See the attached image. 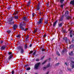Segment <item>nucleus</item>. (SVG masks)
Masks as SVG:
<instances>
[{
	"instance_id": "16",
	"label": "nucleus",
	"mask_w": 74,
	"mask_h": 74,
	"mask_svg": "<svg viewBox=\"0 0 74 74\" xmlns=\"http://www.w3.org/2000/svg\"><path fill=\"white\" fill-rule=\"evenodd\" d=\"M69 14V12L68 11H66V12L65 13V15H67Z\"/></svg>"
},
{
	"instance_id": "29",
	"label": "nucleus",
	"mask_w": 74,
	"mask_h": 74,
	"mask_svg": "<svg viewBox=\"0 0 74 74\" xmlns=\"http://www.w3.org/2000/svg\"><path fill=\"white\" fill-rule=\"evenodd\" d=\"M64 5V4L61 5L60 6V7L61 8H62L63 7V6Z\"/></svg>"
},
{
	"instance_id": "25",
	"label": "nucleus",
	"mask_w": 74,
	"mask_h": 74,
	"mask_svg": "<svg viewBox=\"0 0 74 74\" xmlns=\"http://www.w3.org/2000/svg\"><path fill=\"white\" fill-rule=\"evenodd\" d=\"M56 53H57V55H58V56H60V54H59L58 51H57L56 52Z\"/></svg>"
},
{
	"instance_id": "11",
	"label": "nucleus",
	"mask_w": 74,
	"mask_h": 74,
	"mask_svg": "<svg viewBox=\"0 0 74 74\" xmlns=\"http://www.w3.org/2000/svg\"><path fill=\"white\" fill-rule=\"evenodd\" d=\"M27 17H23V21H26L27 20Z\"/></svg>"
},
{
	"instance_id": "45",
	"label": "nucleus",
	"mask_w": 74,
	"mask_h": 74,
	"mask_svg": "<svg viewBox=\"0 0 74 74\" xmlns=\"http://www.w3.org/2000/svg\"><path fill=\"white\" fill-rule=\"evenodd\" d=\"M42 51H45V49H42Z\"/></svg>"
},
{
	"instance_id": "27",
	"label": "nucleus",
	"mask_w": 74,
	"mask_h": 74,
	"mask_svg": "<svg viewBox=\"0 0 74 74\" xmlns=\"http://www.w3.org/2000/svg\"><path fill=\"white\" fill-rule=\"evenodd\" d=\"M74 45H71L70 46V48H72L73 47Z\"/></svg>"
},
{
	"instance_id": "59",
	"label": "nucleus",
	"mask_w": 74,
	"mask_h": 74,
	"mask_svg": "<svg viewBox=\"0 0 74 74\" xmlns=\"http://www.w3.org/2000/svg\"><path fill=\"white\" fill-rule=\"evenodd\" d=\"M64 33H66V31H64L63 32Z\"/></svg>"
},
{
	"instance_id": "22",
	"label": "nucleus",
	"mask_w": 74,
	"mask_h": 74,
	"mask_svg": "<svg viewBox=\"0 0 74 74\" xmlns=\"http://www.w3.org/2000/svg\"><path fill=\"white\" fill-rule=\"evenodd\" d=\"M37 29H35V30L34 32V33H36V32H37Z\"/></svg>"
},
{
	"instance_id": "50",
	"label": "nucleus",
	"mask_w": 74,
	"mask_h": 74,
	"mask_svg": "<svg viewBox=\"0 0 74 74\" xmlns=\"http://www.w3.org/2000/svg\"><path fill=\"white\" fill-rule=\"evenodd\" d=\"M32 46V44H31L30 45H29L30 47H31Z\"/></svg>"
},
{
	"instance_id": "34",
	"label": "nucleus",
	"mask_w": 74,
	"mask_h": 74,
	"mask_svg": "<svg viewBox=\"0 0 74 74\" xmlns=\"http://www.w3.org/2000/svg\"><path fill=\"white\" fill-rule=\"evenodd\" d=\"M34 15H35V14L34 13H33L32 14V17H34Z\"/></svg>"
},
{
	"instance_id": "53",
	"label": "nucleus",
	"mask_w": 74,
	"mask_h": 74,
	"mask_svg": "<svg viewBox=\"0 0 74 74\" xmlns=\"http://www.w3.org/2000/svg\"><path fill=\"white\" fill-rule=\"evenodd\" d=\"M41 12H40L39 13H38V14H39V15H41Z\"/></svg>"
},
{
	"instance_id": "55",
	"label": "nucleus",
	"mask_w": 74,
	"mask_h": 74,
	"mask_svg": "<svg viewBox=\"0 0 74 74\" xmlns=\"http://www.w3.org/2000/svg\"><path fill=\"white\" fill-rule=\"evenodd\" d=\"M73 37V35H70V37Z\"/></svg>"
},
{
	"instance_id": "36",
	"label": "nucleus",
	"mask_w": 74,
	"mask_h": 74,
	"mask_svg": "<svg viewBox=\"0 0 74 74\" xmlns=\"http://www.w3.org/2000/svg\"><path fill=\"white\" fill-rule=\"evenodd\" d=\"M72 42L73 43H74V39H73L72 40Z\"/></svg>"
},
{
	"instance_id": "18",
	"label": "nucleus",
	"mask_w": 74,
	"mask_h": 74,
	"mask_svg": "<svg viewBox=\"0 0 74 74\" xmlns=\"http://www.w3.org/2000/svg\"><path fill=\"white\" fill-rule=\"evenodd\" d=\"M29 36H25V38H26V41H27V40L28 38H29Z\"/></svg>"
},
{
	"instance_id": "38",
	"label": "nucleus",
	"mask_w": 74,
	"mask_h": 74,
	"mask_svg": "<svg viewBox=\"0 0 74 74\" xmlns=\"http://www.w3.org/2000/svg\"><path fill=\"white\" fill-rule=\"evenodd\" d=\"M59 63H58L56 65V66H59Z\"/></svg>"
},
{
	"instance_id": "13",
	"label": "nucleus",
	"mask_w": 74,
	"mask_h": 74,
	"mask_svg": "<svg viewBox=\"0 0 74 74\" xmlns=\"http://www.w3.org/2000/svg\"><path fill=\"white\" fill-rule=\"evenodd\" d=\"M14 19V17H12L10 18L9 19V22H11V21H12V20Z\"/></svg>"
},
{
	"instance_id": "41",
	"label": "nucleus",
	"mask_w": 74,
	"mask_h": 74,
	"mask_svg": "<svg viewBox=\"0 0 74 74\" xmlns=\"http://www.w3.org/2000/svg\"><path fill=\"white\" fill-rule=\"evenodd\" d=\"M50 66V64H49L48 65L47 67H48Z\"/></svg>"
},
{
	"instance_id": "26",
	"label": "nucleus",
	"mask_w": 74,
	"mask_h": 74,
	"mask_svg": "<svg viewBox=\"0 0 74 74\" xmlns=\"http://www.w3.org/2000/svg\"><path fill=\"white\" fill-rule=\"evenodd\" d=\"M7 32L8 33V34H10V33H11V31H10V30H8L7 31Z\"/></svg>"
},
{
	"instance_id": "48",
	"label": "nucleus",
	"mask_w": 74,
	"mask_h": 74,
	"mask_svg": "<svg viewBox=\"0 0 74 74\" xmlns=\"http://www.w3.org/2000/svg\"><path fill=\"white\" fill-rule=\"evenodd\" d=\"M14 22H13L12 23H10V25H12V24H14Z\"/></svg>"
},
{
	"instance_id": "46",
	"label": "nucleus",
	"mask_w": 74,
	"mask_h": 74,
	"mask_svg": "<svg viewBox=\"0 0 74 74\" xmlns=\"http://www.w3.org/2000/svg\"><path fill=\"white\" fill-rule=\"evenodd\" d=\"M47 23H48V21H46L45 22V23H46V24H47Z\"/></svg>"
},
{
	"instance_id": "6",
	"label": "nucleus",
	"mask_w": 74,
	"mask_h": 74,
	"mask_svg": "<svg viewBox=\"0 0 74 74\" xmlns=\"http://www.w3.org/2000/svg\"><path fill=\"white\" fill-rule=\"evenodd\" d=\"M71 66H72V69L74 68V62L73 61H71Z\"/></svg>"
},
{
	"instance_id": "52",
	"label": "nucleus",
	"mask_w": 74,
	"mask_h": 74,
	"mask_svg": "<svg viewBox=\"0 0 74 74\" xmlns=\"http://www.w3.org/2000/svg\"><path fill=\"white\" fill-rule=\"evenodd\" d=\"M3 41H2V40H1V43H3Z\"/></svg>"
},
{
	"instance_id": "39",
	"label": "nucleus",
	"mask_w": 74,
	"mask_h": 74,
	"mask_svg": "<svg viewBox=\"0 0 74 74\" xmlns=\"http://www.w3.org/2000/svg\"><path fill=\"white\" fill-rule=\"evenodd\" d=\"M36 51H35L33 53V55H34L35 54H36Z\"/></svg>"
},
{
	"instance_id": "10",
	"label": "nucleus",
	"mask_w": 74,
	"mask_h": 74,
	"mask_svg": "<svg viewBox=\"0 0 74 74\" xmlns=\"http://www.w3.org/2000/svg\"><path fill=\"white\" fill-rule=\"evenodd\" d=\"M12 55H10L9 57L8 58V60H10L12 58Z\"/></svg>"
},
{
	"instance_id": "14",
	"label": "nucleus",
	"mask_w": 74,
	"mask_h": 74,
	"mask_svg": "<svg viewBox=\"0 0 74 74\" xmlns=\"http://www.w3.org/2000/svg\"><path fill=\"white\" fill-rule=\"evenodd\" d=\"M57 22H58V21H56L53 23V26H55L56 25V23H57Z\"/></svg>"
},
{
	"instance_id": "62",
	"label": "nucleus",
	"mask_w": 74,
	"mask_h": 74,
	"mask_svg": "<svg viewBox=\"0 0 74 74\" xmlns=\"http://www.w3.org/2000/svg\"><path fill=\"white\" fill-rule=\"evenodd\" d=\"M69 31H70V29H69Z\"/></svg>"
},
{
	"instance_id": "42",
	"label": "nucleus",
	"mask_w": 74,
	"mask_h": 74,
	"mask_svg": "<svg viewBox=\"0 0 74 74\" xmlns=\"http://www.w3.org/2000/svg\"><path fill=\"white\" fill-rule=\"evenodd\" d=\"M73 32V30H71V31H70V34H71V33H72V32Z\"/></svg>"
},
{
	"instance_id": "4",
	"label": "nucleus",
	"mask_w": 74,
	"mask_h": 74,
	"mask_svg": "<svg viewBox=\"0 0 74 74\" xmlns=\"http://www.w3.org/2000/svg\"><path fill=\"white\" fill-rule=\"evenodd\" d=\"M40 64V63L39 62L36 63L35 65V69H38V68L39 67V65Z\"/></svg>"
},
{
	"instance_id": "19",
	"label": "nucleus",
	"mask_w": 74,
	"mask_h": 74,
	"mask_svg": "<svg viewBox=\"0 0 74 74\" xmlns=\"http://www.w3.org/2000/svg\"><path fill=\"white\" fill-rule=\"evenodd\" d=\"M66 19H71V17H70L69 16H68L67 18H66Z\"/></svg>"
},
{
	"instance_id": "51",
	"label": "nucleus",
	"mask_w": 74,
	"mask_h": 74,
	"mask_svg": "<svg viewBox=\"0 0 74 74\" xmlns=\"http://www.w3.org/2000/svg\"><path fill=\"white\" fill-rule=\"evenodd\" d=\"M36 61H39V59H37L36 60Z\"/></svg>"
},
{
	"instance_id": "43",
	"label": "nucleus",
	"mask_w": 74,
	"mask_h": 74,
	"mask_svg": "<svg viewBox=\"0 0 74 74\" xmlns=\"http://www.w3.org/2000/svg\"><path fill=\"white\" fill-rule=\"evenodd\" d=\"M33 53V51H31L30 52V53H29V54H30L31 53Z\"/></svg>"
},
{
	"instance_id": "60",
	"label": "nucleus",
	"mask_w": 74,
	"mask_h": 74,
	"mask_svg": "<svg viewBox=\"0 0 74 74\" xmlns=\"http://www.w3.org/2000/svg\"><path fill=\"white\" fill-rule=\"evenodd\" d=\"M14 15H15V14H16L15 13H14Z\"/></svg>"
},
{
	"instance_id": "2",
	"label": "nucleus",
	"mask_w": 74,
	"mask_h": 74,
	"mask_svg": "<svg viewBox=\"0 0 74 74\" xmlns=\"http://www.w3.org/2000/svg\"><path fill=\"white\" fill-rule=\"evenodd\" d=\"M18 49L19 50H20V52L21 53H23V52H24V50H23V47L22 46H19L18 47Z\"/></svg>"
},
{
	"instance_id": "49",
	"label": "nucleus",
	"mask_w": 74,
	"mask_h": 74,
	"mask_svg": "<svg viewBox=\"0 0 74 74\" xmlns=\"http://www.w3.org/2000/svg\"><path fill=\"white\" fill-rule=\"evenodd\" d=\"M65 64L66 66H67V64L66 62H65Z\"/></svg>"
},
{
	"instance_id": "3",
	"label": "nucleus",
	"mask_w": 74,
	"mask_h": 74,
	"mask_svg": "<svg viewBox=\"0 0 74 74\" xmlns=\"http://www.w3.org/2000/svg\"><path fill=\"white\" fill-rule=\"evenodd\" d=\"M43 19L42 18H41L39 19V20L37 22V25H40L42 23Z\"/></svg>"
},
{
	"instance_id": "1",
	"label": "nucleus",
	"mask_w": 74,
	"mask_h": 74,
	"mask_svg": "<svg viewBox=\"0 0 74 74\" xmlns=\"http://www.w3.org/2000/svg\"><path fill=\"white\" fill-rule=\"evenodd\" d=\"M24 26H26V24L24 23H21L19 25L20 28L21 30H23L24 31H27V30H28V29H25Z\"/></svg>"
},
{
	"instance_id": "8",
	"label": "nucleus",
	"mask_w": 74,
	"mask_h": 74,
	"mask_svg": "<svg viewBox=\"0 0 74 74\" xmlns=\"http://www.w3.org/2000/svg\"><path fill=\"white\" fill-rule=\"evenodd\" d=\"M31 1H31V0H30L28 2L27 4V7H28V6H29L30 5V4H31Z\"/></svg>"
},
{
	"instance_id": "30",
	"label": "nucleus",
	"mask_w": 74,
	"mask_h": 74,
	"mask_svg": "<svg viewBox=\"0 0 74 74\" xmlns=\"http://www.w3.org/2000/svg\"><path fill=\"white\" fill-rule=\"evenodd\" d=\"M17 38H20V35L19 34L18 35L16 36Z\"/></svg>"
},
{
	"instance_id": "63",
	"label": "nucleus",
	"mask_w": 74,
	"mask_h": 74,
	"mask_svg": "<svg viewBox=\"0 0 74 74\" xmlns=\"http://www.w3.org/2000/svg\"><path fill=\"white\" fill-rule=\"evenodd\" d=\"M37 73H36L35 74H37Z\"/></svg>"
},
{
	"instance_id": "20",
	"label": "nucleus",
	"mask_w": 74,
	"mask_h": 74,
	"mask_svg": "<svg viewBox=\"0 0 74 74\" xmlns=\"http://www.w3.org/2000/svg\"><path fill=\"white\" fill-rule=\"evenodd\" d=\"M14 17L16 19H18V16H14Z\"/></svg>"
},
{
	"instance_id": "5",
	"label": "nucleus",
	"mask_w": 74,
	"mask_h": 74,
	"mask_svg": "<svg viewBox=\"0 0 74 74\" xmlns=\"http://www.w3.org/2000/svg\"><path fill=\"white\" fill-rule=\"evenodd\" d=\"M63 39L64 40H65L66 42H70V40L68 39L67 40V38L66 37L64 38Z\"/></svg>"
},
{
	"instance_id": "56",
	"label": "nucleus",
	"mask_w": 74,
	"mask_h": 74,
	"mask_svg": "<svg viewBox=\"0 0 74 74\" xmlns=\"http://www.w3.org/2000/svg\"><path fill=\"white\" fill-rule=\"evenodd\" d=\"M63 19L62 18H61V19H60V21H62Z\"/></svg>"
},
{
	"instance_id": "15",
	"label": "nucleus",
	"mask_w": 74,
	"mask_h": 74,
	"mask_svg": "<svg viewBox=\"0 0 74 74\" xmlns=\"http://www.w3.org/2000/svg\"><path fill=\"white\" fill-rule=\"evenodd\" d=\"M70 4H72V5H74V0L71 1L70 2Z\"/></svg>"
},
{
	"instance_id": "57",
	"label": "nucleus",
	"mask_w": 74,
	"mask_h": 74,
	"mask_svg": "<svg viewBox=\"0 0 74 74\" xmlns=\"http://www.w3.org/2000/svg\"><path fill=\"white\" fill-rule=\"evenodd\" d=\"M27 65H25V67H27Z\"/></svg>"
},
{
	"instance_id": "12",
	"label": "nucleus",
	"mask_w": 74,
	"mask_h": 74,
	"mask_svg": "<svg viewBox=\"0 0 74 74\" xmlns=\"http://www.w3.org/2000/svg\"><path fill=\"white\" fill-rule=\"evenodd\" d=\"M69 54L70 56H73V51H72L71 53H69Z\"/></svg>"
},
{
	"instance_id": "47",
	"label": "nucleus",
	"mask_w": 74,
	"mask_h": 74,
	"mask_svg": "<svg viewBox=\"0 0 74 74\" xmlns=\"http://www.w3.org/2000/svg\"><path fill=\"white\" fill-rule=\"evenodd\" d=\"M11 8V7H9L8 8V10H10Z\"/></svg>"
},
{
	"instance_id": "33",
	"label": "nucleus",
	"mask_w": 74,
	"mask_h": 74,
	"mask_svg": "<svg viewBox=\"0 0 74 74\" xmlns=\"http://www.w3.org/2000/svg\"><path fill=\"white\" fill-rule=\"evenodd\" d=\"M30 70V68L28 67L27 68V69H26V70Z\"/></svg>"
},
{
	"instance_id": "21",
	"label": "nucleus",
	"mask_w": 74,
	"mask_h": 74,
	"mask_svg": "<svg viewBox=\"0 0 74 74\" xmlns=\"http://www.w3.org/2000/svg\"><path fill=\"white\" fill-rule=\"evenodd\" d=\"M65 51H66V49H65L64 50H63L62 52V53H64V52H65Z\"/></svg>"
},
{
	"instance_id": "23",
	"label": "nucleus",
	"mask_w": 74,
	"mask_h": 74,
	"mask_svg": "<svg viewBox=\"0 0 74 74\" xmlns=\"http://www.w3.org/2000/svg\"><path fill=\"white\" fill-rule=\"evenodd\" d=\"M27 45L26 44L25 45V49H26L27 48Z\"/></svg>"
},
{
	"instance_id": "31",
	"label": "nucleus",
	"mask_w": 74,
	"mask_h": 74,
	"mask_svg": "<svg viewBox=\"0 0 74 74\" xmlns=\"http://www.w3.org/2000/svg\"><path fill=\"white\" fill-rule=\"evenodd\" d=\"M46 61H47V60L45 61L44 62H43L42 63V64H45V62H46Z\"/></svg>"
},
{
	"instance_id": "7",
	"label": "nucleus",
	"mask_w": 74,
	"mask_h": 74,
	"mask_svg": "<svg viewBox=\"0 0 74 74\" xmlns=\"http://www.w3.org/2000/svg\"><path fill=\"white\" fill-rule=\"evenodd\" d=\"M6 47V46H2L1 48V50H4V49H5Z\"/></svg>"
},
{
	"instance_id": "44",
	"label": "nucleus",
	"mask_w": 74,
	"mask_h": 74,
	"mask_svg": "<svg viewBox=\"0 0 74 74\" xmlns=\"http://www.w3.org/2000/svg\"><path fill=\"white\" fill-rule=\"evenodd\" d=\"M12 74H14V71H12Z\"/></svg>"
},
{
	"instance_id": "24",
	"label": "nucleus",
	"mask_w": 74,
	"mask_h": 74,
	"mask_svg": "<svg viewBox=\"0 0 74 74\" xmlns=\"http://www.w3.org/2000/svg\"><path fill=\"white\" fill-rule=\"evenodd\" d=\"M56 53H57V55H58V56H60V54H59L58 51H57L56 52Z\"/></svg>"
},
{
	"instance_id": "61",
	"label": "nucleus",
	"mask_w": 74,
	"mask_h": 74,
	"mask_svg": "<svg viewBox=\"0 0 74 74\" xmlns=\"http://www.w3.org/2000/svg\"><path fill=\"white\" fill-rule=\"evenodd\" d=\"M11 40H13L12 39Z\"/></svg>"
},
{
	"instance_id": "17",
	"label": "nucleus",
	"mask_w": 74,
	"mask_h": 74,
	"mask_svg": "<svg viewBox=\"0 0 74 74\" xmlns=\"http://www.w3.org/2000/svg\"><path fill=\"white\" fill-rule=\"evenodd\" d=\"M40 9V7L38 6L37 7V11H38L39 10V9Z\"/></svg>"
},
{
	"instance_id": "40",
	"label": "nucleus",
	"mask_w": 74,
	"mask_h": 74,
	"mask_svg": "<svg viewBox=\"0 0 74 74\" xmlns=\"http://www.w3.org/2000/svg\"><path fill=\"white\" fill-rule=\"evenodd\" d=\"M47 69V67H43V70H45V69Z\"/></svg>"
},
{
	"instance_id": "37",
	"label": "nucleus",
	"mask_w": 74,
	"mask_h": 74,
	"mask_svg": "<svg viewBox=\"0 0 74 74\" xmlns=\"http://www.w3.org/2000/svg\"><path fill=\"white\" fill-rule=\"evenodd\" d=\"M12 53V52H9L8 53V55H11Z\"/></svg>"
},
{
	"instance_id": "32",
	"label": "nucleus",
	"mask_w": 74,
	"mask_h": 74,
	"mask_svg": "<svg viewBox=\"0 0 74 74\" xmlns=\"http://www.w3.org/2000/svg\"><path fill=\"white\" fill-rule=\"evenodd\" d=\"M64 1V0H60V2L61 3H63V2Z\"/></svg>"
},
{
	"instance_id": "28",
	"label": "nucleus",
	"mask_w": 74,
	"mask_h": 74,
	"mask_svg": "<svg viewBox=\"0 0 74 74\" xmlns=\"http://www.w3.org/2000/svg\"><path fill=\"white\" fill-rule=\"evenodd\" d=\"M62 23H61L60 24H59V26H60V27L62 26Z\"/></svg>"
},
{
	"instance_id": "54",
	"label": "nucleus",
	"mask_w": 74,
	"mask_h": 74,
	"mask_svg": "<svg viewBox=\"0 0 74 74\" xmlns=\"http://www.w3.org/2000/svg\"><path fill=\"white\" fill-rule=\"evenodd\" d=\"M49 74V72H47L45 74Z\"/></svg>"
},
{
	"instance_id": "35",
	"label": "nucleus",
	"mask_w": 74,
	"mask_h": 74,
	"mask_svg": "<svg viewBox=\"0 0 74 74\" xmlns=\"http://www.w3.org/2000/svg\"><path fill=\"white\" fill-rule=\"evenodd\" d=\"M46 36H47L46 34H44L43 36V37L45 38L46 37Z\"/></svg>"
},
{
	"instance_id": "58",
	"label": "nucleus",
	"mask_w": 74,
	"mask_h": 74,
	"mask_svg": "<svg viewBox=\"0 0 74 74\" xmlns=\"http://www.w3.org/2000/svg\"><path fill=\"white\" fill-rule=\"evenodd\" d=\"M49 5L48 4H48H47V6H48Z\"/></svg>"
},
{
	"instance_id": "9",
	"label": "nucleus",
	"mask_w": 74,
	"mask_h": 74,
	"mask_svg": "<svg viewBox=\"0 0 74 74\" xmlns=\"http://www.w3.org/2000/svg\"><path fill=\"white\" fill-rule=\"evenodd\" d=\"M17 26L16 25H14L13 26V29L15 30L16 28L17 27Z\"/></svg>"
}]
</instances>
